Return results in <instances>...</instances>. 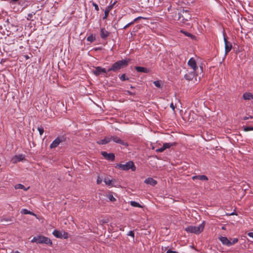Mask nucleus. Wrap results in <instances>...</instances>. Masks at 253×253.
<instances>
[{
  "instance_id": "nucleus-1",
  "label": "nucleus",
  "mask_w": 253,
  "mask_h": 253,
  "mask_svg": "<svg viewBox=\"0 0 253 253\" xmlns=\"http://www.w3.org/2000/svg\"><path fill=\"white\" fill-rule=\"evenodd\" d=\"M191 15L187 10H182L179 12L177 14H175L174 19L178 20L180 23L190 26L189 21L191 19Z\"/></svg>"
},
{
  "instance_id": "nucleus-2",
  "label": "nucleus",
  "mask_w": 253,
  "mask_h": 253,
  "mask_svg": "<svg viewBox=\"0 0 253 253\" xmlns=\"http://www.w3.org/2000/svg\"><path fill=\"white\" fill-rule=\"evenodd\" d=\"M129 61V59L118 61L114 63L112 67L107 70V72H109L111 71L117 72L121 69L126 67Z\"/></svg>"
},
{
  "instance_id": "nucleus-3",
  "label": "nucleus",
  "mask_w": 253,
  "mask_h": 253,
  "mask_svg": "<svg viewBox=\"0 0 253 253\" xmlns=\"http://www.w3.org/2000/svg\"><path fill=\"white\" fill-rule=\"evenodd\" d=\"M204 227L205 221H203L202 223L198 226H188L185 228V230L188 233L199 234L203 231Z\"/></svg>"
},
{
  "instance_id": "nucleus-4",
  "label": "nucleus",
  "mask_w": 253,
  "mask_h": 253,
  "mask_svg": "<svg viewBox=\"0 0 253 253\" xmlns=\"http://www.w3.org/2000/svg\"><path fill=\"white\" fill-rule=\"evenodd\" d=\"M32 243H37V244H45L46 245H52V242L48 237L43 236H38L34 237L31 241Z\"/></svg>"
},
{
  "instance_id": "nucleus-5",
  "label": "nucleus",
  "mask_w": 253,
  "mask_h": 253,
  "mask_svg": "<svg viewBox=\"0 0 253 253\" xmlns=\"http://www.w3.org/2000/svg\"><path fill=\"white\" fill-rule=\"evenodd\" d=\"M116 168L126 171L130 169H131L133 171L136 170V167L134 165V164L132 161H128L125 164H117L116 166Z\"/></svg>"
},
{
  "instance_id": "nucleus-6",
  "label": "nucleus",
  "mask_w": 253,
  "mask_h": 253,
  "mask_svg": "<svg viewBox=\"0 0 253 253\" xmlns=\"http://www.w3.org/2000/svg\"><path fill=\"white\" fill-rule=\"evenodd\" d=\"M187 64H188V67L190 69H192V70L195 71H198L199 72L200 71V74H201L203 73V67L200 66V69H199V68L197 65L196 60H195V59L194 58H193V57L191 58L189 60V61L187 63Z\"/></svg>"
},
{
  "instance_id": "nucleus-7",
  "label": "nucleus",
  "mask_w": 253,
  "mask_h": 253,
  "mask_svg": "<svg viewBox=\"0 0 253 253\" xmlns=\"http://www.w3.org/2000/svg\"><path fill=\"white\" fill-rule=\"evenodd\" d=\"M187 73L184 75V78L188 81H193L194 79L197 81V77L198 76L199 72L198 71H189L188 70H187Z\"/></svg>"
},
{
  "instance_id": "nucleus-8",
  "label": "nucleus",
  "mask_w": 253,
  "mask_h": 253,
  "mask_svg": "<svg viewBox=\"0 0 253 253\" xmlns=\"http://www.w3.org/2000/svg\"><path fill=\"white\" fill-rule=\"evenodd\" d=\"M66 141V138L64 136H61L57 137L50 145V149H53L56 148L61 143L65 142Z\"/></svg>"
},
{
  "instance_id": "nucleus-9",
  "label": "nucleus",
  "mask_w": 253,
  "mask_h": 253,
  "mask_svg": "<svg viewBox=\"0 0 253 253\" xmlns=\"http://www.w3.org/2000/svg\"><path fill=\"white\" fill-rule=\"evenodd\" d=\"M52 234L56 238L67 239L68 238V233L64 231H59L58 230H54Z\"/></svg>"
},
{
  "instance_id": "nucleus-10",
  "label": "nucleus",
  "mask_w": 253,
  "mask_h": 253,
  "mask_svg": "<svg viewBox=\"0 0 253 253\" xmlns=\"http://www.w3.org/2000/svg\"><path fill=\"white\" fill-rule=\"evenodd\" d=\"M101 155L107 160L113 161L115 160V156L113 153H108L105 151H102Z\"/></svg>"
},
{
  "instance_id": "nucleus-11",
  "label": "nucleus",
  "mask_w": 253,
  "mask_h": 253,
  "mask_svg": "<svg viewBox=\"0 0 253 253\" xmlns=\"http://www.w3.org/2000/svg\"><path fill=\"white\" fill-rule=\"evenodd\" d=\"M107 72V71L105 68L98 66L95 67V69L93 71V73L95 75L98 76L102 73H106Z\"/></svg>"
},
{
  "instance_id": "nucleus-12",
  "label": "nucleus",
  "mask_w": 253,
  "mask_h": 253,
  "mask_svg": "<svg viewBox=\"0 0 253 253\" xmlns=\"http://www.w3.org/2000/svg\"><path fill=\"white\" fill-rule=\"evenodd\" d=\"M112 140H113L114 142L122 144L124 146H127L128 144L126 142H124L120 138L116 135L112 136Z\"/></svg>"
},
{
  "instance_id": "nucleus-13",
  "label": "nucleus",
  "mask_w": 253,
  "mask_h": 253,
  "mask_svg": "<svg viewBox=\"0 0 253 253\" xmlns=\"http://www.w3.org/2000/svg\"><path fill=\"white\" fill-rule=\"evenodd\" d=\"M224 41L225 42V54H227L232 49V44L227 41V40L224 38Z\"/></svg>"
},
{
  "instance_id": "nucleus-14",
  "label": "nucleus",
  "mask_w": 253,
  "mask_h": 253,
  "mask_svg": "<svg viewBox=\"0 0 253 253\" xmlns=\"http://www.w3.org/2000/svg\"><path fill=\"white\" fill-rule=\"evenodd\" d=\"M219 240L222 244L228 247L231 246V241L227 237L221 236L219 237Z\"/></svg>"
},
{
  "instance_id": "nucleus-15",
  "label": "nucleus",
  "mask_w": 253,
  "mask_h": 253,
  "mask_svg": "<svg viewBox=\"0 0 253 253\" xmlns=\"http://www.w3.org/2000/svg\"><path fill=\"white\" fill-rule=\"evenodd\" d=\"M116 3V2H114L113 4H112L108 6L107 7H106L105 11H104V16L103 17V19H105L107 18L109 12L112 10V9L114 5Z\"/></svg>"
},
{
  "instance_id": "nucleus-16",
  "label": "nucleus",
  "mask_w": 253,
  "mask_h": 253,
  "mask_svg": "<svg viewBox=\"0 0 253 253\" xmlns=\"http://www.w3.org/2000/svg\"><path fill=\"white\" fill-rule=\"evenodd\" d=\"M112 140L111 135L106 136L104 139H101L97 141L99 144H106L110 142Z\"/></svg>"
},
{
  "instance_id": "nucleus-17",
  "label": "nucleus",
  "mask_w": 253,
  "mask_h": 253,
  "mask_svg": "<svg viewBox=\"0 0 253 253\" xmlns=\"http://www.w3.org/2000/svg\"><path fill=\"white\" fill-rule=\"evenodd\" d=\"M110 33L106 31L105 28H101L100 30V37L102 39H106L109 36Z\"/></svg>"
},
{
  "instance_id": "nucleus-18",
  "label": "nucleus",
  "mask_w": 253,
  "mask_h": 253,
  "mask_svg": "<svg viewBox=\"0 0 253 253\" xmlns=\"http://www.w3.org/2000/svg\"><path fill=\"white\" fill-rule=\"evenodd\" d=\"M192 178L193 180L198 179L202 181H208L209 179L208 177L205 175H199L193 176H192Z\"/></svg>"
},
{
  "instance_id": "nucleus-19",
  "label": "nucleus",
  "mask_w": 253,
  "mask_h": 253,
  "mask_svg": "<svg viewBox=\"0 0 253 253\" xmlns=\"http://www.w3.org/2000/svg\"><path fill=\"white\" fill-rule=\"evenodd\" d=\"M144 182L147 184H149L152 186H155L157 183V181L151 177H149V178H146Z\"/></svg>"
},
{
  "instance_id": "nucleus-20",
  "label": "nucleus",
  "mask_w": 253,
  "mask_h": 253,
  "mask_svg": "<svg viewBox=\"0 0 253 253\" xmlns=\"http://www.w3.org/2000/svg\"><path fill=\"white\" fill-rule=\"evenodd\" d=\"M135 69L138 72H141V73H148L150 72V69L143 67H140V66H136L135 67Z\"/></svg>"
},
{
  "instance_id": "nucleus-21",
  "label": "nucleus",
  "mask_w": 253,
  "mask_h": 253,
  "mask_svg": "<svg viewBox=\"0 0 253 253\" xmlns=\"http://www.w3.org/2000/svg\"><path fill=\"white\" fill-rule=\"evenodd\" d=\"M243 98L245 100H250L253 99V95L250 92H246L243 94Z\"/></svg>"
},
{
  "instance_id": "nucleus-22",
  "label": "nucleus",
  "mask_w": 253,
  "mask_h": 253,
  "mask_svg": "<svg viewBox=\"0 0 253 253\" xmlns=\"http://www.w3.org/2000/svg\"><path fill=\"white\" fill-rule=\"evenodd\" d=\"M177 145L176 142H171V143H165L163 144L164 147H165V149L170 148L172 146H174Z\"/></svg>"
},
{
  "instance_id": "nucleus-23",
  "label": "nucleus",
  "mask_w": 253,
  "mask_h": 253,
  "mask_svg": "<svg viewBox=\"0 0 253 253\" xmlns=\"http://www.w3.org/2000/svg\"><path fill=\"white\" fill-rule=\"evenodd\" d=\"M24 158V156L22 155H19L17 156H15L14 158L13 159L14 163H16L17 162L21 161L23 160Z\"/></svg>"
},
{
  "instance_id": "nucleus-24",
  "label": "nucleus",
  "mask_w": 253,
  "mask_h": 253,
  "mask_svg": "<svg viewBox=\"0 0 253 253\" xmlns=\"http://www.w3.org/2000/svg\"><path fill=\"white\" fill-rule=\"evenodd\" d=\"M14 188L15 189H23L24 191H27L29 187L26 188L25 186L21 184H17L14 186Z\"/></svg>"
},
{
  "instance_id": "nucleus-25",
  "label": "nucleus",
  "mask_w": 253,
  "mask_h": 253,
  "mask_svg": "<svg viewBox=\"0 0 253 253\" xmlns=\"http://www.w3.org/2000/svg\"><path fill=\"white\" fill-rule=\"evenodd\" d=\"M21 212L22 213V214H31V215H36V214L33 213V212L30 211H28V210L27 209H22Z\"/></svg>"
},
{
  "instance_id": "nucleus-26",
  "label": "nucleus",
  "mask_w": 253,
  "mask_h": 253,
  "mask_svg": "<svg viewBox=\"0 0 253 253\" xmlns=\"http://www.w3.org/2000/svg\"><path fill=\"white\" fill-rule=\"evenodd\" d=\"M130 205L134 207L142 208V206L135 201H130Z\"/></svg>"
},
{
  "instance_id": "nucleus-27",
  "label": "nucleus",
  "mask_w": 253,
  "mask_h": 253,
  "mask_svg": "<svg viewBox=\"0 0 253 253\" xmlns=\"http://www.w3.org/2000/svg\"><path fill=\"white\" fill-rule=\"evenodd\" d=\"M104 182L107 185H112V179H110V178H109L108 177H106V178H105L104 179Z\"/></svg>"
},
{
  "instance_id": "nucleus-28",
  "label": "nucleus",
  "mask_w": 253,
  "mask_h": 253,
  "mask_svg": "<svg viewBox=\"0 0 253 253\" xmlns=\"http://www.w3.org/2000/svg\"><path fill=\"white\" fill-rule=\"evenodd\" d=\"M95 40V37L92 35H90L87 38V41L91 42H94Z\"/></svg>"
},
{
  "instance_id": "nucleus-29",
  "label": "nucleus",
  "mask_w": 253,
  "mask_h": 253,
  "mask_svg": "<svg viewBox=\"0 0 253 253\" xmlns=\"http://www.w3.org/2000/svg\"><path fill=\"white\" fill-rule=\"evenodd\" d=\"M153 84L157 87L160 88L162 86L161 82L159 81H155L153 82Z\"/></svg>"
},
{
  "instance_id": "nucleus-30",
  "label": "nucleus",
  "mask_w": 253,
  "mask_h": 253,
  "mask_svg": "<svg viewBox=\"0 0 253 253\" xmlns=\"http://www.w3.org/2000/svg\"><path fill=\"white\" fill-rule=\"evenodd\" d=\"M107 198L109 199L110 201L114 202L116 200V198L114 197L113 195L112 194H109L107 196Z\"/></svg>"
},
{
  "instance_id": "nucleus-31",
  "label": "nucleus",
  "mask_w": 253,
  "mask_h": 253,
  "mask_svg": "<svg viewBox=\"0 0 253 253\" xmlns=\"http://www.w3.org/2000/svg\"><path fill=\"white\" fill-rule=\"evenodd\" d=\"M36 14L35 12H32L31 13H29L27 15V19L28 20H32L31 19L34 15Z\"/></svg>"
},
{
  "instance_id": "nucleus-32",
  "label": "nucleus",
  "mask_w": 253,
  "mask_h": 253,
  "mask_svg": "<svg viewBox=\"0 0 253 253\" xmlns=\"http://www.w3.org/2000/svg\"><path fill=\"white\" fill-rule=\"evenodd\" d=\"M243 130L245 131H248L251 130H253V126H245L244 127Z\"/></svg>"
},
{
  "instance_id": "nucleus-33",
  "label": "nucleus",
  "mask_w": 253,
  "mask_h": 253,
  "mask_svg": "<svg viewBox=\"0 0 253 253\" xmlns=\"http://www.w3.org/2000/svg\"><path fill=\"white\" fill-rule=\"evenodd\" d=\"M181 32L183 33L185 36L192 38L193 37V35L190 34V33L187 32L186 31H184L183 30L181 31Z\"/></svg>"
},
{
  "instance_id": "nucleus-34",
  "label": "nucleus",
  "mask_w": 253,
  "mask_h": 253,
  "mask_svg": "<svg viewBox=\"0 0 253 253\" xmlns=\"http://www.w3.org/2000/svg\"><path fill=\"white\" fill-rule=\"evenodd\" d=\"M38 130L39 132V133L41 135H42V134L44 132V129L43 128L42 126L38 127Z\"/></svg>"
},
{
  "instance_id": "nucleus-35",
  "label": "nucleus",
  "mask_w": 253,
  "mask_h": 253,
  "mask_svg": "<svg viewBox=\"0 0 253 253\" xmlns=\"http://www.w3.org/2000/svg\"><path fill=\"white\" fill-rule=\"evenodd\" d=\"M166 149H165V147H164V146L163 145V147H162L161 148L157 149L156 150V152H159V153H162V152H163Z\"/></svg>"
},
{
  "instance_id": "nucleus-36",
  "label": "nucleus",
  "mask_w": 253,
  "mask_h": 253,
  "mask_svg": "<svg viewBox=\"0 0 253 253\" xmlns=\"http://www.w3.org/2000/svg\"><path fill=\"white\" fill-rule=\"evenodd\" d=\"M120 79L122 81H124L125 80H128V79L127 78H126V75L124 74H122L121 75V76L120 77Z\"/></svg>"
},
{
  "instance_id": "nucleus-37",
  "label": "nucleus",
  "mask_w": 253,
  "mask_h": 253,
  "mask_svg": "<svg viewBox=\"0 0 253 253\" xmlns=\"http://www.w3.org/2000/svg\"><path fill=\"white\" fill-rule=\"evenodd\" d=\"M92 5L94 7L96 11H99V7H98V5L96 3H95V2L92 1Z\"/></svg>"
},
{
  "instance_id": "nucleus-38",
  "label": "nucleus",
  "mask_w": 253,
  "mask_h": 253,
  "mask_svg": "<svg viewBox=\"0 0 253 253\" xmlns=\"http://www.w3.org/2000/svg\"><path fill=\"white\" fill-rule=\"evenodd\" d=\"M134 21H132L128 24H127L126 26H125L123 28L124 29H126L127 28H128L129 26H131V25H132L133 23H134Z\"/></svg>"
},
{
  "instance_id": "nucleus-39",
  "label": "nucleus",
  "mask_w": 253,
  "mask_h": 253,
  "mask_svg": "<svg viewBox=\"0 0 253 253\" xmlns=\"http://www.w3.org/2000/svg\"><path fill=\"white\" fill-rule=\"evenodd\" d=\"M238 241V239L237 238H234L232 240V241H231V246L234 245L235 244L237 243Z\"/></svg>"
},
{
  "instance_id": "nucleus-40",
  "label": "nucleus",
  "mask_w": 253,
  "mask_h": 253,
  "mask_svg": "<svg viewBox=\"0 0 253 253\" xmlns=\"http://www.w3.org/2000/svg\"><path fill=\"white\" fill-rule=\"evenodd\" d=\"M127 235L128 236H131L133 238L134 237V233L133 231H130Z\"/></svg>"
},
{
  "instance_id": "nucleus-41",
  "label": "nucleus",
  "mask_w": 253,
  "mask_h": 253,
  "mask_svg": "<svg viewBox=\"0 0 253 253\" xmlns=\"http://www.w3.org/2000/svg\"><path fill=\"white\" fill-rule=\"evenodd\" d=\"M102 178H101L99 176H98L97 181H96L97 184H101V183L102 182Z\"/></svg>"
},
{
  "instance_id": "nucleus-42",
  "label": "nucleus",
  "mask_w": 253,
  "mask_h": 253,
  "mask_svg": "<svg viewBox=\"0 0 253 253\" xmlns=\"http://www.w3.org/2000/svg\"><path fill=\"white\" fill-rule=\"evenodd\" d=\"M146 19V18L145 17H141V16H139L136 18H135L134 20H133V21L134 22L137 21L138 19Z\"/></svg>"
},
{
  "instance_id": "nucleus-43",
  "label": "nucleus",
  "mask_w": 253,
  "mask_h": 253,
  "mask_svg": "<svg viewBox=\"0 0 253 253\" xmlns=\"http://www.w3.org/2000/svg\"><path fill=\"white\" fill-rule=\"evenodd\" d=\"M170 107L174 111L175 109V105H174L173 103H171L170 105Z\"/></svg>"
},
{
  "instance_id": "nucleus-44",
  "label": "nucleus",
  "mask_w": 253,
  "mask_h": 253,
  "mask_svg": "<svg viewBox=\"0 0 253 253\" xmlns=\"http://www.w3.org/2000/svg\"><path fill=\"white\" fill-rule=\"evenodd\" d=\"M248 235L249 237H251V238H253V232H249V233H248Z\"/></svg>"
},
{
  "instance_id": "nucleus-45",
  "label": "nucleus",
  "mask_w": 253,
  "mask_h": 253,
  "mask_svg": "<svg viewBox=\"0 0 253 253\" xmlns=\"http://www.w3.org/2000/svg\"><path fill=\"white\" fill-rule=\"evenodd\" d=\"M126 92H127V94H128L129 95H134L135 94L134 93H132V92H130V91H128V90L126 91Z\"/></svg>"
},
{
  "instance_id": "nucleus-46",
  "label": "nucleus",
  "mask_w": 253,
  "mask_h": 253,
  "mask_svg": "<svg viewBox=\"0 0 253 253\" xmlns=\"http://www.w3.org/2000/svg\"><path fill=\"white\" fill-rule=\"evenodd\" d=\"M249 119V118L248 117H246H246H244L243 120H248V119Z\"/></svg>"
},
{
  "instance_id": "nucleus-47",
  "label": "nucleus",
  "mask_w": 253,
  "mask_h": 253,
  "mask_svg": "<svg viewBox=\"0 0 253 253\" xmlns=\"http://www.w3.org/2000/svg\"><path fill=\"white\" fill-rule=\"evenodd\" d=\"M221 229H222V230H225V229H226V228H225V226H222V228H221Z\"/></svg>"
},
{
  "instance_id": "nucleus-48",
  "label": "nucleus",
  "mask_w": 253,
  "mask_h": 253,
  "mask_svg": "<svg viewBox=\"0 0 253 253\" xmlns=\"http://www.w3.org/2000/svg\"><path fill=\"white\" fill-rule=\"evenodd\" d=\"M25 58L28 59L29 58V56L28 55H25Z\"/></svg>"
},
{
  "instance_id": "nucleus-49",
  "label": "nucleus",
  "mask_w": 253,
  "mask_h": 253,
  "mask_svg": "<svg viewBox=\"0 0 253 253\" xmlns=\"http://www.w3.org/2000/svg\"><path fill=\"white\" fill-rule=\"evenodd\" d=\"M248 117L249 118V119H253V116H249Z\"/></svg>"
},
{
  "instance_id": "nucleus-50",
  "label": "nucleus",
  "mask_w": 253,
  "mask_h": 253,
  "mask_svg": "<svg viewBox=\"0 0 253 253\" xmlns=\"http://www.w3.org/2000/svg\"><path fill=\"white\" fill-rule=\"evenodd\" d=\"M12 1H14V2H16L18 0H11Z\"/></svg>"
}]
</instances>
